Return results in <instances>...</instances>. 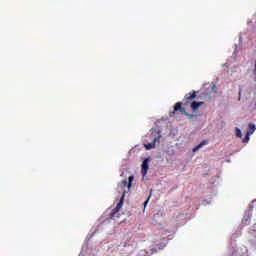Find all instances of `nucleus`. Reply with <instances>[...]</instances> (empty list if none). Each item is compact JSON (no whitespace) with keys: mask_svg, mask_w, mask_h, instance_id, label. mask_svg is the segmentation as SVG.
Returning <instances> with one entry per match:
<instances>
[{"mask_svg":"<svg viewBox=\"0 0 256 256\" xmlns=\"http://www.w3.org/2000/svg\"><path fill=\"white\" fill-rule=\"evenodd\" d=\"M197 91H192L190 93H187L184 96V99L182 102H177L174 105V110L172 112H170L169 116L173 117L175 115V113H177V111H181V113H184V115L186 117H189L190 119H193V117H195V114H189L187 113V110H185V108H183V105H185L186 107L188 105H191L194 101H195V97H197Z\"/></svg>","mask_w":256,"mask_h":256,"instance_id":"1","label":"nucleus"},{"mask_svg":"<svg viewBox=\"0 0 256 256\" xmlns=\"http://www.w3.org/2000/svg\"><path fill=\"white\" fill-rule=\"evenodd\" d=\"M125 201V193L121 196L120 201L117 203L116 207L110 213V219H113L117 213L121 211V207H123V203Z\"/></svg>","mask_w":256,"mask_h":256,"instance_id":"2","label":"nucleus"},{"mask_svg":"<svg viewBox=\"0 0 256 256\" xmlns=\"http://www.w3.org/2000/svg\"><path fill=\"white\" fill-rule=\"evenodd\" d=\"M149 161L150 159L149 158H146L143 163H142V170H141V173H142V176L145 177V175H147V171H149Z\"/></svg>","mask_w":256,"mask_h":256,"instance_id":"3","label":"nucleus"},{"mask_svg":"<svg viewBox=\"0 0 256 256\" xmlns=\"http://www.w3.org/2000/svg\"><path fill=\"white\" fill-rule=\"evenodd\" d=\"M134 179H135L134 176H129L128 182H127V179L123 180L122 183L124 187H128V189H131V185H133Z\"/></svg>","mask_w":256,"mask_h":256,"instance_id":"4","label":"nucleus"},{"mask_svg":"<svg viewBox=\"0 0 256 256\" xmlns=\"http://www.w3.org/2000/svg\"><path fill=\"white\" fill-rule=\"evenodd\" d=\"M202 105H205V102H192L190 104V107L192 109V111H198L199 110V107H201Z\"/></svg>","mask_w":256,"mask_h":256,"instance_id":"5","label":"nucleus"},{"mask_svg":"<svg viewBox=\"0 0 256 256\" xmlns=\"http://www.w3.org/2000/svg\"><path fill=\"white\" fill-rule=\"evenodd\" d=\"M207 145V140H203L200 144H198L197 146H195L193 148V152L195 153V151H199V149H201V147Z\"/></svg>","mask_w":256,"mask_h":256,"instance_id":"6","label":"nucleus"},{"mask_svg":"<svg viewBox=\"0 0 256 256\" xmlns=\"http://www.w3.org/2000/svg\"><path fill=\"white\" fill-rule=\"evenodd\" d=\"M248 127H249L248 135H253V133H255V129H256L255 124L249 123Z\"/></svg>","mask_w":256,"mask_h":256,"instance_id":"7","label":"nucleus"},{"mask_svg":"<svg viewBox=\"0 0 256 256\" xmlns=\"http://www.w3.org/2000/svg\"><path fill=\"white\" fill-rule=\"evenodd\" d=\"M236 137L241 138L243 137V134L241 133V129L236 128Z\"/></svg>","mask_w":256,"mask_h":256,"instance_id":"8","label":"nucleus"},{"mask_svg":"<svg viewBox=\"0 0 256 256\" xmlns=\"http://www.w3.org/2000/svg\"><path fill=\"white\" fill-rule=\"evenodd\" d=\"M251 134H249V132H247V134H246V136H245V138H243V142L244 143H249V136H250Z\"/></svg>","mask_w":256,"mask_h":256,"instance_id":"9","label":"nucleus"},{"mask_svg":"<svg viewBox=\"0 0 256 256\" xmlns=\"http://www.w3.org/2000/svg\"><path fill=\"white\" fill-rule=\"evenodd\" d=\"M155 147V144H147L146 149H153Z\"/></svg>","mask_w":256,"mask_h":256,"instance_id":"10","label":"nucleus"},{"mask_svg":"<svg viewBox=\"0 0 256 256\" xmlns=\"http://www.w3.org/2000/svg\"><path fill=\"white\" fill-rule=\"evenodd\" d=\"M149 199H151V194H150V196L148 197V199L144 202V207H146L147 204L149 203Z\"/></svg>","mask_w":256,"mask_h":256,"instance_id":"11","label":"nucleus"},{"mask_svg":"<svg viewBox=\"0 0 256 256\" xmlns=\"http://www.w3.org/2000/svg\"><path fill=\"white\" fill-rule=\"evenodd\" d=\"M151 251L152 253H157V248H152Z\"/></svg>","mask_w":256,"mask_h":256,"instance_id":"12","label":"nucleus"},{"mask_svg":"<svg viewBox=\"0 0 256 256\" xmlns=\"http://www.w3.org/2000/svg\"><path fill=\"white\" fill-rule=\"evenodd\" d=\"M157 247H158V249H164L165 246H163V245H160V246L157 245Z\"/></svg>","mask_w":256,"mask_h":256,"instance_id":"13","label":"nucleus"},{"mask_svg":"<svg viewBox=\"0 0 256 256\" xmlns=\"http://www.w3.org/2000/svg\"><path fill=\"white\" fill-rule=\"evenodd\" d=\"M239 97H241V92H239Z\"/></svg>","mask_w":256,"mask_h":256,"instance_id":"14","label":"nucleus"}]
</instances>
